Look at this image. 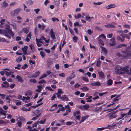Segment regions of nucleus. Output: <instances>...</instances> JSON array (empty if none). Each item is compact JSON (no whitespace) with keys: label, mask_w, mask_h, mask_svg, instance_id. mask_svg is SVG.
<instances>
[{"label":"nucleus","mask_w":131,"mask_h":131,"mask_svg":"<svg viewBox=\"0 0 131 131\" xmlns=\"http://www.w3.org/2000/svg\"><path fill=\"white\" fill-rule=\"evenodd\" d=\"M82 79L83 80H84L86 82H89V81L88 79L86 78L83 77L82 78Z\"/></svg>","instance_id":"obj_64"},{"label":"nucleus","mask_w":131,"mask_h":131,"mask_svg":"<svg viewBox=\"0 0 131 131\" xmlns=\"http://www.w3.org/2000/svg\"><path fill=\"white\" fill-rule=\"evenodd\" d=\"M16 78L18 80V81L19 82H21L23 81L22 80V78L21 77L18 75H17L16 77Z\"/></svg>","instance_id":"obj_26"},{"label":"nucleus","mask_w":131,"mask_h":131,"mask_svg":"<svg viewBox=\"0 0 131 131\" xmlns=\"http://www.w3.org/2000/svg\"><path fill=\"white\" fill-rule=\"evenodd\" d=\"M105 27L107 28H114L115 27V26L114 25L112 24H107V25H105Z\"/></svg>","instance_id":"obj_21"},{"label":"nucleus","mask_w":131,"mask_h":131,"mask_svg":"<svg viewBox=\"0 0 131 131\" xmlns=\"http://www.w3.org/2000/svg\"><path fill=\"white\" fill-rule=\"evenodd\" d=\"M99 37L101 38H103L105 39H106L105 36L103 34H102L101 35H100Z\"/></svg>","instance_id":"obj_39"},{"label":"nucleus","mask_w":131,"mask_h":131,"mask_svg":"<svg viewBox=\"0 0 131 131\" xmlns=\"http://www.w3.org/2000/svg\"><path fill=\"white\" fill-rule=\"evenodd\" d=\"M126 114H121V116L120 117V118L121 119H122L123 117H124L125 116H126Z\"/></svg>","instance_id":"obj_58"},{"label":"nucleus","mask_w":131,"mask_h":131,"mask_svg":"<svg viewBox=\"0 0 131 131\" xmlns=\"http://www.w3.org/2000/svg\"><path fill=\"white\" fill-rule=\"evenodd\" d=\"M22 57H21L19 56L16 58V61L17 63H19L22 61Z\"/></svg>","instance_id":"obj_23"},{"label":"nucleus","mask_w":131,"mask_h":131,"mask_svg":"<svg viewBox=\"0 0 131 131\" xmlns=\"http://www.w3.org/2000/svg\"><path fill=\"white\" fill-rule=\"evenodd\" d=\"M21 10V9L20 8H18L12 11L10 13L11 15L12 16H16L19 13L20 11Z\"/></svg>","instance_id":"obj_3"},{"label":"nucleus","mask_w":131,"mask_h":131,"mask_svg":"<svg viewBox=\"0 0 131 131\" xmlns=\"http://www.w3.org/2000/svg\"><path fill=\"white\" fill-rule=\"evenodd\" d=\"M89 117V116L88 115H86V116H83L80 122L81 123L83 122L87 118Z\"/></svg>","instance_id":"obj_19"},{"label":"nucleus","mask_w":131,"mask_h":131,"mask_svg":"<svg viewBox=\"0 0 131 131\" xmlns=\"http://www.w3.org/2000/svg\"><path fill=\"white\" fill-rule=\"evenodd\" d=\"M50 34L51 38L53 39L54 40L56 39L55 35L54 32L53 31L52 29H51L50 30Z\"/></svg>","instance_id":"obj_5"},{"label":"nucleus","mask_w":131,"mask_h":131,"mask_svg":"<svg viewBox=\"0 0 131 131\" xmlns=\"http://www.w3.org/2000/svg\"><path fill=\"white\" fill-rule=\"evenodd\" d=\"M17 102L16 103V105L17 106L20 105H21V102L19 101V100H15Z\"/></svg>","instance_id":"obj_35"},{"label":"nucleus","mask_w":131,"mask_h":131,"mask_svg":"<svg viewBox=\"0 0 131 131\" xmlns=\"http://www.w3.org/2000/svg\"><path fill=\"white\" fill-rule=\"evenodd\" d=\"M87 32L88 34L90 35H91L92 34L93 32V31H92L90 29H88V30Z\"/></svg>","instance_id":"obj_49"},{"label":"nucleus","mask_w":131,"mask_h":131,"mask_svg":"<svg viewBox=\"0 0 131 131\" xmlns=\"http://www.w3.org/2000/svg\"><path fill=\"white\" fill-rule=\"evenodd\" d=\"M0 110H0V114L5 116L4 117L2 118L4 119L6 117V113L5 112H3L4 111L1 107H0Z\"/></svg>","instance_id":"obj_15"},{"label":"nucleus","mask_w":131,"mask_h":131,"mask_svg":"<svg viewBox=\"0 0 131 131\" xmlns=\"http://www.w3.org/2000/svg\"><path fill=\"white\" fill-rule=\"evenodd\" d=\"M47 75L46 74L44 73L42 74V76L39 78V79H41L43 78L46 77Z\"/></svg>","instance_id":"obj_43"},{"label":"nucleus","mask_w":131,"mask_h":131,"mask_svg":"<svg viewBox=\"0 0 131 131\" xmlns=\"http://www.w3.org/2000/svg\"><path fill=\"white\" fill-rule=\"evenodd\" d=\"M73 39L74 42H77L78 39V38L77 37L74 36L73 38Z\"/></svg>","instance_id":"obj_48"},{"label":"nucleus","mask_w":131,"mask_h":131,"mask_svg":"<svg viewBox=\"0 0 131 131\" xmlns=\"http://www.w3.org/2000/svg\"><path fill=\"white\" fill-rule=\"evenodd\" d=\"M123 70L124 71L126 72V73L128 75H130V73L129 70L127 69L126 68H124L123 69Z\"/></svg>","instance_id":"obj_29"},{"label":"nucleus","mask_w":131,"mask_h":131,"mask_svg":"<svg viewBox=\"0 0 131 131\" xmlns=\"http://www.w3.org/2000/svg\"><path fill=\"white\" fill-rule=\"evenodd\" d=\"M28 47L27 46H24V48H22V50L23 51H27V50L28 49Z\"/></svg>","instance_id":"obj_40"},{"label":"nucleus","mask_w":131,"mask_h":131,"mask_svg":"<svg viewBox=\"0 0 131 131\" xmlns=\"http://www.w3.org/2000/svg\"><path fill=\"white\" fill-rule=\"evenodd\" d=\"M107 92H103V93H99V95L100 96H102L103 95L106 94V93H107Z\"/></svg>","instance_id":"obj_55"},{"label":"nucleus","mask_w":131,"mask_h":131,"mask_svg":"<svg viewBox=\"0 0 131 131\" xmlns=\"http://www.w3.org/2000/svg\"><path fill=\"white\" fill-rule=\"evenodd\" d=\"M125 39V38H124L123 39H122L119 36H118L117 37V39L118 40L121 41L122 42H123L124 40Z\"/></svg>","instance_id":"obj_32"},{"label":"nucleus","mask_w":131,"mask_h":131,"mask_svg":"<svg viewBox=\"0 0 131 131\" xmlns=\"http://www.w3.org/2000/svg\"><path fill=\"white\" fill-rule=\"evenodd\" d=\"M72 79V78L70 76H69L67 78L66 80L67 81L69 82Z\"/></svg>","instance_id":"obj_47"},{"label":"nucleus","mask_w":131,"mask_h":131,"mask_svg":"<svg viewBox=\"0 0 131 131\" xmlns=\"http://www.w3.org/2000/svg\"><path fill=\"white\" fill-rule=\"evenodd\" d=\"M60 2L59 1H56L54 2V4L56 6H59Z\"/></svg>","instance_id":"obj_34"},{"label":"nucleus","mask_w":131,"mask_h":131,"mask_svg":"<svg viewBox=\"0 0 131 131\" xmlns=\"http://www.w3.org/2000/svg\"><path fill=\"white\" fill-rule=\"evenodd\" d=\"M34 116H37L38 117L41 114L40 113V111L39 110H36L34 112Z\"/></svg>","instance_id":"obj_8"},{"label":"nucleus","mask_w":131,"mask_h":131,"mask_svg":"<svg viewBox=\"0 0 131 131\" xmlns=\"http://www.w3.org/2000/svg\"><path fill=\"white\" fill-rule=\"evenodd\" d=\"M69 31L71 35H74V33L73 30L70 28H69Z\"/></svg>","instance_id":"obj_42"},{"label":"nucleus","mask_w":131,"mask_h":131,"mask_svg":"<svg viewBox=\"0 0 131 131\" xmlns=\"http://www.w3.org/2000/svg\"><path fill=\"white\" fill-rule=\"evenodd\" d=\"M32 103L30 102L28 104H26L25 105V106L26 107H28V106H30L31 105H32Z\"/></svg>","instance_id":"obj_54"},{"label":"nucleus","mask_w":131,"mask_h":131,"mask_svg":"<svg viewBox=\"0 0 131 131\" xmlns=\"http://www.w3.org/2000/svg\"><path fill=\"white\" fill-rule=\"evenodd\" d=\"M102 109V107L101 106L98 107H96L95 108V111H101Z\"/></svg>","instance_id":"obj_30"},{"label":"nucleus","mask_w":131,"mask_h":131,"mask_svg":"<svg viewBox=\"0 0 131 131\" xmlns=\"http://www.w3.org/2000/svg\"><path fill=\"white\" fill-rule=\"evenodd\" d=\"M40 74V72L39 71L36 72L34 74L30 76V77L36 78Z\"/></svg>","instance_id":"obj_14"},{"label":"nucleus","mask_w":131,"mask_h":131,"mask_svg":"<svg viewBox=\"0 0 131 131\" xmlns=\"http://www.w3.org/2000/svg\"><path fill=\"white\" fill-rule=\"evenodd\" d=\"M39 84L40 83H46V81L45 80H41L39 81L38 82Z\"/></svg>","instance_id":"obj_52"},{"label":"nucleus","mask_w":131,"mask_h":131,"mask_svg":"<svg viewBox=\"0 0 131 131\" xmlns=\"http://www.w3.org/2000/svg\"><path fill=\"white\" fill-rule=\"evenodd\" d=\"M7 31L5 30H4V32L3 34L5 36L8 37V39H10L11 38V37L9 36V34L12 36V37L14 36V34L12 31L10 29H8L7 30Z\"/></svg>","instance_id":"obj_2"},{"label":"nucleus","mask_w":131,"mask_h":131,"mask_svg":"<svg viewBox=\"0 0 131 131\" xmlns=\"http://www.w3.org/2000/svg\"><path fill=\"white\" fill-rule=\"evenodd\" d=\"M32 91L30 90H28L26 91L25 93V95L31 96L32 94Z\"/></svg>","instance_id":"obj_10"},{"label":"nucleus","mask_w":131,"mask_h":131,"mask_svg":"<svg viewBox=\"0 0 131 131\" xmlns=\"http://www.w3.org/2000/svg\"><path fill=\"white\" fill-rule=\"evenodd\" d=\"M6 75L7 76H8L10 75L11 74V72H8L6 71H5Z\"/></svg>","instance_id":"obj_53"},{"label":"nucleus","mask_w":131,"mask_h":131,"mask_svg":"<svg viewBox=\"0 0 131 131\" xmlns=\"http://www.w3.org/2000/svg\"><path fill=\"white\" fill-rule=\"evenodd\" d=\"M17 124L18 126L20 127H21L22 126V123L21 121H19L17 122Z\"/></svg>","instance_id":"obj_51"},{"label":"nucleus","mask_w":131,"mask_h":131,"mask_svg":"<svg viewBox=\"0 0 131 131\" xmlns=\"http://www.w3.org/2000/svg\"><path fill=\"white\" fill-rule=\"evenodd\" d=\"M81 17V15L80 13H78L77 16H75V19H78Z\"/></svg>","instance_id":"obj_37"},{"label":"nucleus","mask_w":131,"mask_h":131,"mask_svg":"<svg viewBox=\"0 0 131 131\" xmlns=\"http://www.w3.org/2000/svg\"><path fill=\"white\" fill-rule=\"evenodd\" d=\"M106 83L108 85L111 86L113 84V80L112 79H109L106 81Z\"/></svg>","instance_id":"obj_17"},{"label":"nucleus","mask_w":131,"mask_h":131,"mask_svg":"<svg viewBox=\"0 0 131 131\" xmlns=\"http://www.w3.org/2000/svg\"><path fill=\"white\" fill-rule=\"evenodd\" d=\"M92 84L94 86H99L100 85V82L99 81L96 82L95 83H92Z\"/></svg>","instance_id":"obj_24"},{"label":"nucleus","mask_w":131,"mask_h":131,"mask_svg":"<svg viewBox=\"0 0 131 131\" xmlns=\"http://www.w3.org/2000/svg\"><path fill=\"white\" fill-rule=\"evenodd\" d=\"M81 89L84 91H88L89 90V89L86 86H85L81 88Z\"/></svg>","instance_id":"obj_31"},{"label":"nucleus","mask_w":131,"mask_h":131,"mask_svg":"<svg viewBox=\"0 0 131 131\" xmlns=\"http://www.w3.org/2000/svg\"><path fill=\"white\" fill-rule=\"evenodd\" d=\"M46 119H44L43 120H40L39 122H38L42 124H44L46 122Z\"/></svg>","instance_id":"obj_41"},{"label":"nucleus","mask_w":131,"mask_h":131,"mask_svg":"<svg viewBox=\"0 0 131 131\" xmlns=\"http://www.w3.org/2000/svg\"><path fill=\"white\" fill-rule=\"evenodd\" d=\"M17 66V67H15V69H17L18 70L20 69V68L19 67H20L21 66V65L20 64H18Z\"/></svg>","instance_id":"obj_46"},{"label":"nucleus","mask_w":131,"mask_h":131,"mask_svg":"<svg viewBox=\"0 0 131 131\" xmlns=\"http://www.w3.org/2000/svg\"><path fill=\"white\" fill-rule=\"evenodd\" d=\"M60 94H59L58 93H56V94L57 95V97L58 98L60 99H61L62 97L61 96V95Z\"/></svg>","instance_id":"obj_57"},{"label":"nucleus","mask_w":131,"mask_h":131,"mask_svg":"<svg viewBox=\"0 0 131 131\" xmlns=\"http://www.w3.org/2000/svg\"><path fill=\"white\" fill-rule=\"evenodd\" d=\"M116 7V5L115 4H112L108 5L106 7V8L107 9H109L110 8H115Z\"/></svg>","instance_id":"obj_11"},{"label":"nucleus","mask_w":131,"mask_h":131,"mask_svg":"<svg viewBox=\"0 0 131 131\" xmlns=\"http://www.w3.org/2000/svg\"><path fill=\"white\" fill-rule=\"evenodd\" d=\"M107 116L109 117V118L110 119L115 118L117 116L114 113L112 112L109 113L107 115Z\"/></svg>","instance_id":"obj_4"},{"label":"nucleus","mask_w":131,"mask_h":131,"mask_svg":"<svg viewBox=\"0 0 131 131\" xmlns=\"http://www.w3.org/2000/svg\"><path fill=\"white\" fill-rule=\"evenodd\" d=\"M6 100L8 102H10V99L9 98V96H8L6 98Z\"/></svg>","instance_id":"obj_61"},{"label":"nucleus","mask_w":131,"mask_h":131,"mask_svg":"<svg viewBox=\"0 0 131 131\" xmlns=\"http://www.w3.org/2000/svg\"><path fill=\"white\" fill-rule=\"evenodd\" d=\"M8 5V4L6 1H5L3 2L1 5L2 7H5Z\"/></svg>","instance_id":"obj_22"},{"label":"nucleus","mask_w":131,"mask_h":131,"mask_svg":"<svg viewBox=\"0 0 131 131\" xmlns=\"http://www.w3.org/2000/svg\"><path fill=\"white\" fill-rule=\"evenodd\" d=\"M53 63V61L51 59H49L47 61V66L48 67H50V65Z\"/></svg>","instance_id":"obj_12"},{"label":"nucleus","mask_w":131,"mask_h":131,"mask_svg":"<svg viewBox=\"0 0 131 131\" xmlns=\"http://www.w3.org/2000/svg\"><path fill=\"white\" fill-rule=\"evenodd\" d=\"M22 30L25 33L27 34L29 32V28H22Z\"/></svg>","instance_id":"obj_18"},{"label":"nucleus","mask_w":131,"mask_h":131,"mask_svg":"<svg viewBox=\"0 0 131 131\" xmlns=\"http://www.w3.org/2000/svg\"><path fill=\"white\" fill-rule=\"evenodd\" d=\"M41 38L42 39V40H45L46 43H48L49 42V40H47L46 39V38L43 36H42Z\"/></svg>","instance_id":"obj_36"},{"label":"nucleus","mask_w":131,"mask_h":131,"mask_svg":"<svg viewBox=\"0 0 131 131\" xmlns=\"http://www.w3.org/2000/svg\"><path fill=\"white\" fill-rule=\"evenodd\" d=\"M98 73L99 74V77L101 78H105L104 74L102 71H98Z\"/></svg>","instance_id":"obj_13"},{"label":"nucleus","mask_w":131,"mask_h":131,"mask_svg":"<svg viewBox=\"0 0 131 131\" xmlns=\"http://www.w3.org/2000/svg\"><path fill=\"white\" fill-rule=\"evenodd\" d=\"M56 95L54 94L51 97V100H53L56 98Z\"/></svg>","instance_id":"obj_60"},{"label":"nucleus","mask_w":131,"mask_h":131,"mask_svg":"<svg viewBox=\"0 0 131 131\" xmlns=\"http://www.w3.org/2000/svg\"><path fill=\"white\" fill-rule=\"evenodd\" d=\"M101 48L102 51L104 52L105 54H106L107 53V50L105 47L101 46Z\"/></svg>","instance_id":"obj_25"},{"label":"nucleus","mask_w":131,"mask_h":131,"mask_svg":"<svg viewBox=\"0 0 131 131\" xmlns=\"http://www.w3.org/2000/svg\"><path fill=\"white\" fill-rule=\"evenodd\" d=\"M127 46V45H126L124 43H122L121 44L119 45L118 46H117V48H121L122 47H126Z\"/></svg>","instance_id":"obj_27"},{"label":"nucleus","mask_w":131,"mask_h":131,"mask_svg":"<svg viewBox=\"0 0 131 131\" xmlns=\"http://www.w3.org/2000/svg\"><path fill=\"white\" fill-rule=\"evenodd\" d=\"M59 110H60L61 111H64V110L66 109V107H63V106L62 107H60L59 108Z\"/></svg>","instance_id":"obj_50"},{"label":"nucleus","mask_w":131,"mask_h":131,"mask_svg":"<svg viewBox=\"0 0 131 131\" xmlns=\"http://www.w3.org/2000/svg\"><path fill=\"white\" fill-rule=\"evenodd\" d=\"M61 99L62 100L64 101H68L69 100V99L66 95L62 96Z\"/></svg>","instance_id":"obj_16"},{"label":"nucleus","mask_w":131,"mask_h":131,"mask_svg":"<svg viewBox=\"0 0 131 131\" xmlns=\"http://www.w3.org/2000/svg\"><path fill=\"white\" fill-rule=\"evenodd\" d=\"M18 118L19 121H22L23 122H26V119L23 117L22 116H19L18 117Z\"/></svg>","instance_id":"obj_20"},{"label":"nucleus","mask_w":131,"mask_h":131,"mask_svg":"<svg viewBox=\"0 0 131 131\" xmlns=\"http://www.w3.org/2000/svg\"><path fill=\"white\" fill-rule=\"evenodd\" d=\"M51 19L53 21H54L56 20H57L58 21H59V19L58 18L55 17L52 18Z\"/></svg>","instance_id":"obj_62"},{"label":"nucleus","mask_w":131,"mask_h":131,"mask_svg":"<svg viewBox=\"0 0 131 131\" xmlns=\"http://www.w3.org/2000/svg\"><path fill=\"white\" fill-rule=\"evenodd\" d=\"M5 21V19H2L0 20V25H3L4 24V22Z\"/></svg>","instance_id":"obj_33"},{"label":"nucleus","mask_w":131,"mask_h":131,"mask_svg":"<svg viewBox=\"0 0 131 131\" xmlns=\"http://www.w3.org/2000/svg\"><path fill=\"white\" fill-rule=\"evenodd\" d=\"M101 64V63L100 61H97V62L96 66L98 67H100Z\"/></svg>","instance_id":"obj_63"},{"label":"nucleus","mask_w":131,"mask_h":131,"mask_svg":"<svg viewBox=\"0 0 131 131\" xmlns=\"http://www.w3.org/2000/svg\"><path fill=\"white\" fill-rule=\"evenodd\" d=\"M30 99V97L29 96H27V97L23 96V100H28Z\"/></svg>","instance_id":"obj_45"},{"label":"nucleus","mask_w":131,"mask_h":131,"mask_svg":"<svg viewBox=\"0 0 131 131\" xmlns=\"http://www.w3.org/2000/svg\"><path fill=\"white\" fill-rule=\"evenodd\" d=\"M112 42L108 43V45L111 46H114L116 44L115 39L114 37L111 39Z\"/></svg>","instance_id":"obj_6"},{"label":"nucleus","mask_w":131,"mask_h":131,"mask_svg":"<svg viewBox=\"0 0 131 131\" xmlns=\"http://www.w3.org/2000/svg\"><path fill=\"white\" fill-rule=\"evenodd\" d=\"M3 83L4 84H2L1 85L2 87L5 88H8L9 86V83L7 81H5L3 82Z\"/></svg>","instance_id":"obj_7"},{"label":"nucleus","mask_w":131,"mask_h":131,"mask_svg":"<svg viewBox=\"0 0 131 131\" xmlns=\"http://www.w3.org/2000/svg\"><path fill=\"white\" fill-rule=\"evenodd\" d=\"M121 52L123 54L117 52L116 55L118 57L122 59H128L131 56V52L129 50H124L121 51Z\"/></svg>","instance_id":"obj_1"},{"label":"nucleus","mask_w":131,"mask_h":131,"mask_svg":"<svg viewBox=\"0 0 131 131\" xmlns=\"http://www.w3.org/2000/svg\"><path fill=\"white\" fill-rule=\"evenodd\" d=\"M29 81L31 83H36L37 82V81L35 79H31Z\"/></svg>","instance_id":"obj_38"},{"label":"nucleus","mask_w":131,"mask_h":131,"mask_svg":"<svg viewBox=\"0 0 131 131\" xmlns=\"http://www.w3.org/2000/svg\"><path fill=\"white\" fill-rule=\"evenodd\" d=\"M117 96L115 97L112 100V102H114L116 101H118L121 99V97H120L121 95H117Z\"/></svg>","instance_id":"obj_9"},{"label":"nucleus","mask_w":131,"mask_h":131,"mask_svg":"<svg viewBox=\"0 0 131 131\" xmlns=\"http://www.w3.org/2000/svg\"><path fill=\"white\" fill-rule=\"evenodd\" d=\"M34 11L35 12L36 14H37L40 11V9L38 8L37 9H34Z\"/></svg>","instance_id":"obj_59"},{"label":"nucleus","mask_w":131,"mask_h":131,"mask_svg":"<svg viewBox=\"0 0 131 131\" xmlns=\"http://www.w3.org/2000/svg\"><path fill=\"white\" fill-rule=\"evenodd\" d=\"M89 106L88 104H85L83 106V108L86 110L88 109L89 108Z\"/></svg>","instance_id":"obj_28"},{"label":"nucleus","mask_w":131,"mask_h":131,"mask_svg":"<svg viewBox=\"0 0 131 131\" xmlns=\"http://www.w3.org/2000/svg\"><path fill=\"white\" fill-rule=\"evenodd\" d=\"M99 43L101 45L103 46L104 45V43L103 41L101 39L99 40Z\"/></svg>","instance_id":"obj_44"},{"label":"nucleus","mask_w":131,"mask_h":131,"mask_svg":"<svg viewBox=\"0 0 131 131\" xmlns=\"http://www.w3.org/2000/svg\"><path fill=\"white\" fill-rule=\"evenodd\" d=\"M40 54L42 58H43L45 56V54L44 52L43 51H40Z\"/></svg>","instance_id":"obj_56"}]
</instances>
